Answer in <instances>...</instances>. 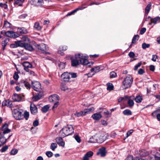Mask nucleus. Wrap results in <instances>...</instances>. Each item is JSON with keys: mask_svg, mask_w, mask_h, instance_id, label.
<instances>
[{"mask_svg": "<svg viewBox=\"0 0 160 160\" xmlns=\"http://www.w3.org/2000/svg\"><path fill=\"white\" fill-rule=\"evenodd\" d=\"M71 61V65L73 67H76L79 63L83 65L87 64L88 62L85 56L82 54H78L76 55L75 57H72L70 58Z\"/></svg>", "mask_w": 160, "mask_h": 160, "instance_id": "f257e3e1", "label": "nucleus"}, {"mask_svg": "<svg viewBox=\"0 0 160 160\" xmlns=\"http://www.w3.org/2000/svg\"><path fill=\"white\" fill-rule=\"evenodd\" d=\"M74 132L73 127L71 125H67L64 127L61 130V136L64 138L67 136L72 134Z\"/></svg>", "mask_w": 160, "mask_h": 160, "instance_id": "f03ea898", "label": "nucleus"}, {"mask_svg": "<svg viewBox=\"0 0 160 160\" xmlns=\"http://www.w3.org/2000/svg\"><path fill=\"white\" fill-rule=\"evenodd\" d=\"M133 82L132 78L131 76L128 75L124 79L122 82V87L126 89L131 87Z\"/></svg>", "mask_w": 160, "mask_h": 160, "instance_id": "7ed1b4c3", "label": "nucleus"}, {"mask_svg": "<svg viewBox=\"0 0 160 160\" xmlns=\"http://www.w3.org/2000/svg\"><path fill=\"white\" fill-rule=\"evenodd\" d=\"M22 110L19 108L14 109L12 111L13 117L16 120H18L23 118V114Z\"/></svg>", "mask_w": 160, "mask_h": 160, "instance_id": "20e7f679", "label": "nucleus"}, {"mask_svg": "<svg viewBox=\"0 0 160 160\" xmlns=\"http://www.w3.org/2000/svg\"><path fill=\"white\" fill-rule=\"evenodd\" d=\"M36 47L38 49L43 52V53H45L46 54H49L48 52H46V51L48 50V48L46 45L43 43H41L39 44L36 45Z\"/></svg>", "mask_w": 160, "mask_h": 160, "instance_id": "39448f33", "label": "nucleus"}, {"mask_svg": "<svg viewBox=\"0 0 160 160\" xmlns=\"http://www.w3.org/2000/svg\"><path fill=\"white\" fill-rule=\"evenodd\" d=\"M32 87L33 89L36 91H39L41 89V84L39 82H32Z\"/></svg>", "mask_w": 160, "mask_h": 160, "instance_id": "423d86ee", "label": "nucleus"}, {"mask_svg": "<svg viewBox=\"0 0 160 160\" xmlns=\"http://www.w3.org/2000/svg\"><path fill=\"white\" fill-rule=\"evenodd\" d=\"M61 78V80L65 82H68L70 81V73L67 72H65L63 73L62 74Z\"/></svg>", "mask_w": 160, "mask_h": 160, "instance_id": "0eeeda50", "label": "nucleus"}, {"mask_svg": "<svg viewBox=\"0 0 160 160\" xmlns=\"http://www.w3.org/2000/svg\"><path fill=\"white\" fill-rule=\"evenodd\" d=\"M98 135H94L92 136V137L90 138L88 142L90 143H102V139H98Z\"/></svg>", "mask_w": 160, "mask_h": 160, "instance_id": "6e6552de", "label": "nucleus"}, {"mask_svg": "<svg viewBox=\"0 0 160 160\" xmlns=\"http://www.w3.org/2000/svg\"><path fill=\"white\" fill-rule=\"evenodd\" d=\"M106 148H105L102 147L99 149L97 153V154L101 157H103L106 155Z\"/></svg>", "mask_w": 160, "mask_h": 160, "instance_id": "1a4fd4ad", "label": "nucleus"}, {"mask_svg": "<svg viewBox=\"0 0 160 160\" xmlns=\"http://www.w3.org/2000/svg\"><path fill=\"white\" fill-rule=\"evenodd\" d=\"M6 36L8 37L16 38L18 37V35L13 31H8L5 32Z\"/></svg>", "mask_w": 160, "mask_h": 160, "instance_id": "9d476101", "label": "nucleus"}, {"mask_svg": "<svg viewBox=\"0 0 160 160\" xmlns=\"http://www.w3.org/2000/svg\"><path fill=\"white\" fill-rule=\"evenodd\" d=\"M8 125L7 123H4L2 126L1 130L3 131V133H8L11 132L10 129L8 128Z\"/></svg>", "mask_w": 160, "mask_h": 160, "instance_id": "9b49d317", "label": "nucleus"}, {"mask_svg": "<svg viewBox=\"0 0 160 160\" xmlns=\"http://www.w3.org/2000/svg\"><path fill=\"white\" fill-rule=\"evenodd\" d=\"M59 99V97L56 94L52 95L49 98V100L51 102H58Z\"/></svg>", "mask_w": 160, "mask_h": 160, "instance_id": "f8f14e48", "label": "nucleus"}, {"mask_svg": "<svg viewBox=\"0 0 160 160\" xmlns=\"http://www.w3.org/2000/svg\"><path fill=\"white\" fill-rule=\"evenodd\" d=\"M12 98L14 101L19 102L21 101L22 97L21 94H14L12 95Z\"/></svg>", "mask_w": 160, "mask_h": 160, "instance_id": "ddd939ff", "label": "nucleus"}, {"mask_svg": "<svg viewBox=\"0 0 160 160\" xmlns=\"http://www.w3.org/2000/svg\"><path fill=\"white\" fill-rule=\"evenodd\" d=\"M22 65L24 67V70L27 72H29L28 68H32V65L29 62H24Z\"/></svg>", "mask_w": 160, "mask_h": 160, "instance_id": "4468645a", "label": "nucleus"}, {"mask_svg": "<svg viewBox=\"0 0 160 160\" xmlns=\"http://www.w3.org/2000/svg\"><path fill=\"white\" fill-rule=\"evenodd\" d=\"M2 105L3 106H7L9 107L12 108L13 106V105L12 101L9 100H7L3 101Z\"/></svg>", "mask_w": 160, "mask_h": 160, "instance_id": "2eb2a0df", "label": "nucleus"}, {"mask_svg": "<svg viewBox=\"0 0 160 160\" xmlns=\"http://www.w3.org/2000/svg\"><path fill=\"white\" fill-rule=\"evenodd\" d=\"M30 109L31 113L33 114H35L38 112L37 108L33 103H31L30 105Z\"/></svg>", "mask_w": 160, "mask_h": 160, "instance_id": "dca6fc26", "label": "nucleus"}, {"mask_svg": "<svg viewBox=\"0 0 160 160\" xmlns=\"http://www.w3.org/2000/svg\"><path fill=\"white\" fill-rule=\"evenodd\" d=\"M93 152L91 151L88 152L84 156L82 160H89V158L92 157Z\"/></svg>", "mask_w": 160, "mask_h": 160, "instance_id": "f3484780", "label": "nucleus"}, {"mask_svg": "<svg viewBox=\"0 0 160 160\" xmlns=\"http://www.w3.org/2000/svg\"><path fill=\"white\" fill-rule=\"evenodd\" d=\"M32 4L37 6H40L42 4V0H31Z\"/></svg>", "mask_w": 160, "mask_h": 160, "instance_id": "a211bd4d", "label": "nucleus"}, {"mask_svg": "<svg viewBox=\"0 0 160 160\" xmlns=\"http://www.w3.org/2000/svg\"><path fill=\"white\" fill-rule=\"evenodd\" d=\"M20 84L22 86L24 85L27 89H30L31 88L30 84L28 82L24 80H21L20 82Z\"/></svg>", "mask_w": 160, "mask_h": 160, "instance_id": "6ab92c4d", "label": "nucleus"}, {"mask_svg": "<svg viewBox=\"0 0 160 160\" xmlns=\"http://www.w3.org/2000/svg\"><path fill=\"white\" fill-rule=\"evenodd\" d=\"M56 142L58 144L62 147L64 146L65 143L62 138L61 137L57 138L56 139Z\"/></svg>", "mask_w": 160, "mask_h": 160, "instance_id": "aec40b11", "label": "nucleus"}, {"mask_svg": "<svg viewBox=\"0 0 160 160\" xmlns=\"http://www.w3.org/2000/svg\"><path fill=\"white\" fill-rule=\"evenodd\" d=\"M102 117V115L99 113H95L92 116V117L93 119L97 120H99Z\"/></svg>", "mask_w": 160, "mask_h": 160, "instance_id": "412c9836", "label": "nucleus"}, {"mask_svg": "<svg viewBox=\"0 0 160 160\" xmlns=\"http://www.w3.org/2000/svg\"><path fill=\"white\" fill-rule=\"evenodd\" d=\"M18 31L21 33L26 34L28 33L27 29L24 27L18 28Z\"/></svg>", "mask_w": 160, "mask_h": 160, "instance_id": "4be33fe9", "label": "nucleus"}, {"mask_svg": "<svg viewBox=\"0 0 160 160\" xmlns=\"http://www.w3.org/2000/svg\"><path fill=\"white\" fill-rule=\"evenodd\" d=\"M149 17L151 18L150 21H151L152 22H153L154 24L160 22V18L158 16L154 18H152L150 17Z\"/></svg>", "mask_w": 160, "mask_h": 160, "instance_id": "5701e85b", "label": "nucleus"}, {"mask_svg": "<svg viewBox=\"0 0 160 160\" xmlns=\"http://www.w3.org/2000/svg\"><path fill=\"white\" fill-rule=\"evenodd\" d=\"M23 47L30 51H32L33 50V48L32 46L29 44L25 43Z\"/></svg>", "mask_w": 160, "mask_h": 160, "instance_id": "b1692460", "label": "nucleus"}, {"mask_svg": "<svg viewBox=\"0 0 160 160\" xmlns=\"http://www.w3.org/2000/svg\"><path fill=\"white\" fill-rule=\"evenodd\" d=\"M131 97L133 99L134 98L135 100L137 103H140L141 102L142 100V97L140 95L136 96L135 98H134V96H131Z\"/></svg>", "mask_w": 160, "mask_h": 160, "instance_id": "393cba45", "label": "nucleus"}, {"mask_svg": "<svg viewBox=\"0 0 160 160\" xmlns=\"http://www.w3.org/2000/svg\"><path fill=\"white\" fill-rule=\"evenodd\" d=\"M149 154V152L144 150H141L140 151V153H139L140 156L144 157L148 155Z\"/></svg>", "mask_w": 160, "mask_h": 160, "instance_id": "a878e982", "label": "nucleus"}, {"mask_svg": "<svg viewBox=\"0 0 160 160\" xmlns=\"http://www.w3.org/2000/svg\"><path fill=\"white\" fill-rule=\"evenodd\" d=\"M16 47H23L25 42H22L20 41L15 42Z\"/></svg>", "mask_w": 160, "mask_h": 160, "instance_id": "bb28decb", "label": "nucleus"}, {"mask_svg": "<svg viewBox=\"0 0 160 160\" xmlns=\"http://www.w3.org/2000/svg\"><path fill=\"white\" fill-rule=\"evenodd\" d=\"M67 46H61L59 48L58 52L60 54L62 55V51H65L67 49Z\"/></svg>", "mask_w": 160, "mask_h": 160, "instance_id": "cd10ccee", "label": "nucleus"}, {"mask_svg": "<svg viewBox=\"0 0 160 160\" xmlns=\"http://www.w3.org/2000/svg\"><path fill=\"white\" fill-rule=\"evenodd\" d=\"M49 107L48 105H46L42 108L41 111L43 113H46L48 111Z\"/></svg>", "mask_w": 160, "mask_h": 160, "instance_id": "c85d7f7f", "label": "nucleus"}, {"mask_svg": "<svg viewBox=\"0 0 160 160\" xmlns=\"http://www.w3.org/2000/svg\"><path fill=\"white\" fill-rule=\"evenodd\" d=\"M123 113L125 115L129 116L132 115V112L130 110L127 109L123 111Z\"/></svg>", "mask_w": 160, "mask_h": 160, "instance_id": "c756f323", "label": "nucleus"}, {"mask_svg": "<svg viewBox=\"0 0 160 160\" xmlns=\"http://www.w3.org/2000/svg\"><path fill=\"white\" fill-rule=\"evenodd\" d=\"M107 89L108 90L110 91L113 90L114 86L113 84L111 83H108L107 84Z\"/></svg>", "mask_w": 160, "mask_h": 160, "instance_id": "7c9ffc66", "label": "nucleus"}, {"mask_svg": "<svg viewBox=\"0 0 160 160\" xmlns=\"http://www.w3.org/2000/svg\"><path fill=\"white\" fill-rule=\"evenodd\" d=\"M151 3L150 2L146 7L145 9V13L146 14H148L149 13L151 9Z\"/></svg>", "mask_w": 160, "mask_h": 160, "instance_id": "2f4dec72", "label": "nucleus"}, {"mask_svg": "<svg viewBox=\"0 0 160 160\" xmlns=\"http://www.w3.org/2000/svg\"><path fill=\"white\" fill-rule=\"evenodd\" d=\"M61 88L62 90L64 91L69 92L71 90L70 89L68 88L65 85L62 84H61Z\"/></svg>", "mask_w": 160, "mask_h": 160, "instance_id": "473e14b6", "label": "nucleus"}, {"mask_svg": "<svg viewBox=\"0 0 160 160\" xmlns=\"http://www.w3.org/2000/svg\"><path fill=\"white\" fill-rule=\"evenodd\" d=\"M14 4H17L19 6H21L24 0H14Z\"/></svg>", "mask_w": 160, "mask_h": 160, "instance_id": "72a5a7b5", "label": "nucleus"}, {"mask_svg": "<svg viewBox=\"0 0 160 160\" xmlns=\"http://www.w3.org/2000/svg\"><path fill=\"white\" fill-rule=\"evenodd\" d=\"M100 68L99 66H97L92 68L90 70L91 72H94L95 73L98 72L100 71Z\"/></svg>", "mask_w": 160, "mask_h": 160, "instance_id": "f704fd0d", "label": "nucleus"}, {"mask_svg": "<svg viewBox=\"0 0 160 160\" xmlns=\"http://www.w3.org/2000/svg\"><path fill=\"white\" fill-rule=\"evenodd\" d=\"M94 108L93 107H92L86 109L84 110V115H86L87 113H90L91 112L94 111Z\"/></svg>", "mask_w": 160, "mask_h": 160, "instance_id": "c9c22d12", "label": "nucleus"}, {"mask_svg": "<svg viewBox=\"0 0 160 160\" xmlns=\"http://www.w3.org/2000/svg\"><path fill=\"white\" fill-rule=\"evenodd\" d=\"M41 97V95L38 94L33 97L32 99L33 101H36L40 99Z\"/></svg>", "mask_w": 160, "mask_h": 160, "instance_id": "e433bc0d", "label": "nucleus"}, {"mask_svg": "<svg viewBox=\"0 0 160 160\" xmlns=\"http://www.w3.org/2000/svg\"><path fill=\"white\" fill-rule=\"evenodd\" d=\"M139 38V36L138 35H134L133 37L132 41V43H135L136 42L138 41Z\"/></svg>", "mask_w": 160, "mask_h": 160, "instance_id": "4c0bfd02", "label": "nucleus"}, {"mask_svg": "<svg viewBox=\"0 0 160 160\" xmlns=\"http://www.w3.org/2000/svg\"><path fill=\"white\" fill-rule=\"evenodd\" d=\"M34 27L35 29L38 30H40L41 29V27L38 22H36L35 23Z\"/></svg>", "mask_w": 160, "mask_h": 160, "instance_id": "58836bf2", "label": "nucleus"}, {"mask_svg": "<svg viewBox=\"0 0 160 160\" xmlns=\"http://www.w3.org/2000/svg\"><path fill=\"white\" fill-rule=\"evenodd\" d=\"M84 115V111H81L79 112H76L74 113V115L77 117H79Z\"/></svg>", "mask_w": 160, "mask_h": 160, "instance_id": "ea45409f", "label": "nucleus"}, {"mask_svg": "<svg viewBox=\"0 0 160 160\" xmlns=\"http://www.w3.org/2000/svg\"><path fill=\"white\" fill-rule=\"evenodd\" d=\"M11 24L7 21H5L3 27L6 28H9L11 27Z\"/></svg>", "mask_w": 160, "mask_h": 160, "instance_id": "a19ab883", "label": "nucleus"}, {"mask_svg": "<svg viewBox=\"0 0 160 160\" xmlns=\"http://www.w3.org/2000/svg\"><path fill=\"white\" fill-rule=\"evenodd\" d=\"M9 41V38H7L5 39L2 42V46H6Z\"/></svg>", "mask_w": 160, "mask_h": 160, "instance_id": "79ce46f5", "label": "nucleus"}, {"mask_svg": "<svg viewBox=\"0 0 160 160\" xmlns=\"http://www.w3.org/2000/svg\"><path fill=\"white\" fill-rule=\"evenodd\" d=\"M128 104L129 107L132 108L134 105V102L133 100L131 99H129L128 102Z\"/></svg>", "mask_w": 160, "mask_h": 160, "instance_id": "37998d69", "label": "nucleus"}, {"mask_svg": "<svg viewBox=\"0 0 160 160\" xmlns=\"http://www.w3.org/2000/svg\"><path fill=\"white\" fill-rule=\"evenodd\" d=\"M57 143H51L50 146V148L52 150L54 151L57 148Z\"/></svg>", "mask_w": 160, "mask_h": 160, "instance_id": "c03bdc74", "label": "nucleus"}, {"mask_svg": "<svg viewBox=\"0 0 160 160\" xmlns=\"http://www.w3.org/2000/svg\"><path fill=\"white\" fill-rule=\"evenodd\" d=\"M150 46L149 44H147L145 42L143 43L142 45V48L143 49H145L146 48H148Z\"/></svg>", "mask_w": 160, "mask_h": 160, "instance_id": "a18cd8bd", "label": "nucleus"}, {"mask_svg": "<svg viewBox=\"0 0 160 160\" xmlns=\"http://www.w3.org/2000/svg\"><path fill=\"white\" fill-rule=\"evenodd\" d=\"M95 135L99 136V137L98 138V139H102V142H103V141H104V136L103 135H102L100 133H98L96 134Z\"/></svg>", "mask_w": 160, "mask_h": 160, "instance_id": "49530a36", "label": "nucleus"}, {"mask_svg": "<svg viewBox=\"0 0 160 160\" xmlns=\"http://www.w3.org/2000/svg\"><path fill=\"white\" fill-rule=\"evenodd\" d=\"M22 40L25 42H29V39L26 35L23 36L22 38Z\"/></svg>", "mask_w": 160, "mask_h": 160, "instance_id": "de8ad7c7", "label": "nucleus"}, {"mask_svg": "<svg viewBox=\"0 0 160 160\" xmlns=\"http://www.w3.org/2000/svg\"><path fill=\"white\" fill-rule=\"evenodd\" d=\"M128 98V97L127 96H125L123 97H120L118 99V102H120L123 100H126Z\"/></svg>", "mask_w": 160, "mask_h": 160, "instance_id": "09e8293b", "label": "nucleus"}, {"mask_svg": "<svg viewBox=\"0 0 160 160\" xmlns=\"http://www.w3.org/2000/svg\"><path fill=\"white\" fill-rule=\"evenodd\" d=\"M29 117V113L27 112H25L23 114V118H25L26 120H27Z\"/></svg>", "mask_w": 160, "mask_h": 160, "instance_id": "8fccbe9b", "label": "nucleus"}, {"mask_svg": "<svg viewBox=\"0 0 160 160\" xmlns=\"http://www.w3.org/2000/svg\"><path fill=\"white\" fill-rule=\"evenodd\" d=\"M18 152V150L17 149H12L10 153L12 155H15Z\"/></svg>", "mask_w": 160, "mask_h": 160, "instance_id": "3c124183", "label": "nucleus"}, {"mask_svg": "<svg viewBox=\"0 0 160 160\" xmlns=\"http://www.w3.org/2000/svg\"><path fill=\"white\" fill-rule=\"evenodd\" d=\"M110 78H114L117 76V74L114 72H112L110 73Z\"/></svg>", "mask_w": 160, "mask_h": 160, "instance_id": "603ef678", "label": "nucleus"}, {"mask_svg": "<svg viewBox=\"0 0 160 160\" xmlns=\"http://www.w3.org/2000/svg\"><path fill=\"white\" fill-rule=\"evenodd\" d=\"M46 155L49 158L52 157L53 155V153L51 151H47L46 152Z\"/></svg>", "mask_w": 160, "mask_h": 160, "instance_id": "864d4df0", "label": "nucleus"}, {"mask_svg": "<svg viewBox=\"0 0 160 160\" xmlns=\"http://www.w3.org/2000/svg\"><path fill=\"white\" fill-rule=\"evenodd\" d=\"M19 77V76L18 75V73L15 72L13 76V78L15 80H17L18 79Z\"/></svg>", "mask_w": 160, "mask_h": 160, "instance_id": "5fc2aeb1", "label": "nucleus"}, {"mask_svg": "<svg viewBox=\"0 0 160 160\" xmlns=\"http://www.w3.org/2000/svg\"><path fill=\"white\" fill-rule=\"evenodd\" d=\"M142 65L141 62H139L137 65L135 66L134 68V70H137L138 68H139Z\"/></svg>", "mask_w": 160, "mask_h": 160, "instance_id": "6e6d98bb", "label": "nucleus"}, {"mask_svg": "<svg viewBox=\"0 0 160 160\" xmlns=\"http://www.w3.org/2000/svg\"><path fill=\"white\" fill-rule=\"evenodd\" d=\"M8 148V146H6L5 147H3L1 149V151L2 152H4L6 151Z\"/></svg>", "mask_w": 160, "mask_h": 160, "instance_id": "4d7b16f0", "label": "nucleus"}, {"mask_svg": "<svg viewBox=\"0 0 160 160\" xmlns=\"http://www.w3.org/2000/svg\"><path fill=\"white\" fill-rule=\"evenodd\" d=\"M75 138L78 142L79 143L81 142V140L80 138L78 136L76 135L75 137Z\"/></svg>", "mask_w": 160, "mask_h": 160, "instance_id": "13d9d810", "label": "nucleus"}, {"mask_svg": "<svg viewBox=\"0 0 160 160\" xmlns=\"http://www.w3.org/2000/svg\"><path fill=\"white\" fill-rule=\"evenodd\" d=\"M0 7L3 8L5 9H6L7 8V4L5 3H0Z\"/></svg>", "mask_w": 160, "mask_h": 160, "instance_id": "bf43d9fd", "label": "nucleus"}, {"mask_svg": "<svg viewBox=\"0 0 160 160\" xmlns=\"http://www.w3.org/2000/svg\"><path fill=\"white\" fill-rule=\"evenodd\" d=\"M38 123L39 122L38 120H36L34 121L33 124V125L34 127H36L38 125Z\"/></svg>", "mask_w": 160, "mask_h": 160, "instance_id": "052dcab7", "label": "nucleus"}, {"mask_svg": "<svg viewBox=\"0 0 160 160\" xmlns=\"http://www.w3.org/2000/svg\"><path fill=\"white\" fill-rule=\"evenodd\" d=\"M128 55L130 58H133L135 56V54L133 52H131L129 53Z\"/></svg>", "mask_w": 160, "mask_h": 160, "instance_id": "680f3d73", "label": "nucleus"}, {"mask_svg": "<svg viewBox=\"0 0 160 160\" xmlns=\"http://www.w3.org/2000/svg\"><path fill=\"white\" fill-rule=\"evenodd\" d=\"M54 104L52 107V109L54 110L55 108H56L57 106L59 105V102H54Z\"/></svg>", "mask_w": 160, "mask_h": 160, "instance_id": "e2e57ef3", "label": "nucleus"}, {"mask_svg": "<svg viewBox=\"0 0 160 160\" xmlns=\"http://www.w3.org/2000/svg\"><path fill=\"white\" fill-rule=\"evenodd\" d=\"M133 132V130L132 129L130 130L129 131H128L127 133V137L129 136Z\"/></svg>", "mask_w": 160, "mask_h": 160, "instance_id": "0e129e2a", "label": "nucleus"}, {"mask_svg": "<svg viewBox=\"0 0 160 160\" xmlns=\"http://www.w3.org/2000/svg\"><path fill=\"white\" fill-rule=\"evenodd\" d=\"M157 58V56L156 55H153L152 56V60L153 61L155 62L156 61V59Z\"/></svg>", "mask_w": 160, "mask_h": 160, "instance_id": "69168bd1", "label": "nucleus"}, {"mask_svg": "<svg viewBox=\"0 0 160 160\" xmlns=\"http://www.w3.org/2000/svg\"><path fill=\"white\" fill-rule=\"evenodd\" d=\"M146 31V28H142L141 29L140 31V34L142 35Z\"/></svg>", "mask_w": 160, "mask_h": 160, "instance_id": "338daca9", "label": "nucleus"}, {"mask_svg": "<svg viewBox=\"0 0 160 160\" xmlns=\"http://www.w3.org/2000/svg\"><path fill=\"white\" fill-rule=\"evenodd\" d=\"M125 160H133V157L132 156H128Z\"/></svg>", "mask_w": 160, "mask_h": 160, "instance_id": "774afa93", "label": "nucleus"}]
</instances>
